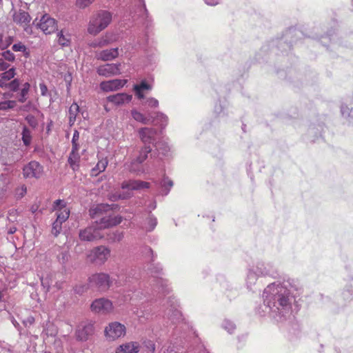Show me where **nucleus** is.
Instances as JSON below:
<instances>
[{"label":"nucleus","mask_w":353,"mask_h":353,"mask_svg":"<svg viewBox=\"0 0 353 353\" xmlns=\"http://www.w3.org/2000/svg\"><path fill=\"white\" fill-rule=\"evenodd\" d=\"M131 116L132 119L142 124L147 125L151 123V121L152 119V113L148 111H146L145 114L141 112L138 110L133 108L130 111Z\"/></svg>","instance_id":"a878e982"},{"label":"nucleus","mask_w":353,"mask_h":353,"mask_svg":"<svg viewBox=\"0 0 353 353\" xmlns=\"http://www.w3.org/2000/svg\"><path fill=\"white\" fill-rule=\"evenodd\" d=\"M119 54V49L118 48H113L97 52L95 57L97 60L108 61L116 59Z\"/></svg>","instance_id":"4be33fe9"},{"label":"nucleus","mask_w":353,"mask_h":353,"mask_svg":"<svg viewBox=\"0 0 353 353\" xmlns=\"http://www.w3.org/2000/svg\"><path fill=\"white\" fill-rule=\"evenodd\" d=\"M72 150L70 152H74L78 153V151L79 150V145L78 142L72 143Z\"/></svg>","instance_id":"338daca9"},{"label":"nucleus","mask_w":353,"mask_h":353,"mask_svg":"<svg viewBox=\"0 0 353 353\" xmlns=\"http://www.w3.org/2000/svg\"><path fill=\"white\" fill-rule=\"evenodd\" d=\"M94 0H77L76 5L78 8L83 9L89 6Z\"/></svg>","instance_id":"5fc2aeb1"},{"label":"nucleus","mask_w":353,"mask_h":353,"mask_svg":"<svg viewBox=\"0 0 353 353\" xmlns=\"http://www.w3.org/2000/svg\"><path fill=\"white\" fill-rule=\"evenodd\" d=\"M132 95L125 92L117 93L115 94L110 95L107 97V101L112 104L119 106L128 103L132 100Z\"/></svg>","instance_id":"393cba45"},{"label":"nucleus","mask_w":353,"mask_h":353,"mask_svg":"<svg viewBox=\"0 0 353 353\" xmlns=\"http://www.w3.org/2000/svg\"><path fill=\"white\" fill-rule=\"evenodd\" d=\"M80 156L79 153L70 152L68 157V163L73 170H77L79 167Z\"/></svg>","instance_id":"e433bc0d"},{"label":"nucleus","mask_w":353,"mask_h":353,"mask_svg":"<svg viewBox=\"0 0 353 353\" xmlns=\"http://www.w3.org/2000/svg\"><path fill=\"white\" fill-rule=\"evenodd\" d=\"M89 282L91 285L98 287L101 290H108L112 283L109 274L105 273H97L92 275L89 278Z\"/></svg>","instance_id":"f8f14e48"},{"label":"nucleus","mask_w":353,"mask_h":353,"mask_svg":"<svg viewBox=\"0 0 353 353\" xmlns=\"http://www.w3.org/2000/svg\"><path fill=\"white\" fill-rule=\"evenodd\" d=\"M12 49L14 52H23L26 57H28L29 56V51L28 50L26 46L24 44H23L21 42L14 43L12 46Z\"/></svg>","instance_id":"8fccbe9b"},{"label":"nucleus","mask_w":353,"mask_h":353,"mask_svg":"<svg viewBox=\"0 0 353 353\" xmlns=\"http://www.w3.org/2000/svg\"><path fill=\"white\" fill-rule=\"evenodd\" d=\"M126 83L125 79L104 81L100 83V88L104 92H112L123 88Z\"/></svg>","instance_id":"aec40b11"},{"label":"nucleus","mask_w":353,"mask_h":353,"mask_svg":"<svg viewBox=\"0 0 353 353\" xmlns=\"http://www.w3.org/2000/svg\"><path fill=\"white\" fill-rule=\"evenodd\" d=\"M91 310L96 313L109 314L113 310L112 303L105 298L97 299L91 304Z\"/></svg>","instance_id":"9d476101"},{"label":"nucleus","mask_w":353,"mask_h":353,"mask_svg":"<svg viewBox=\"0 0 353 353\" xmlns=\"http://www.w3.org/2000/svg\"><path fill=\"white\" fill-rule=\"evenodd\" d=\"M161 185L162 188H163V191H164V192L163 194L164 195H167L169 193L170 188L173 185V182L168 178H164L162 180Z\"/></svg>","instance_id":"3c124183"},{"label":"nucleus","mask_w":353,"mask_h":353,"mask_svg":"<svg viewBox=\"0 0 353 353\" xmlns=\"http://www.w3.org/2000/svg\"><path fill=\"white\" fill-rule=\"evenodd\" d=\"M23 174L25 178L39 179L43 174V166L37 161H30L24 166Z\"/></svg>","instance_id":"ddd939ff"},{"label":"nucleus","mask_w":353,"mask_h":353,"mask_svg":"<svg viewBox=\"0 0 353 353\" xmlns=\"http://www.w3.org/2000/svg\"><path fill=\"white\" fill-rule=\"evenodd\" d=\"M94 333V323L91 321L81 322L76 328V339L79 341H86Z\"/></svg>","instance_id":"0eeeda50"},{"label":"nucleus","mask_w":353,"mask_h":353,"mask_svg":"<svg viewBox=\"0 0 353 353\" xmlns=\"http://www.w3.org/2000/svg\"><path fill=\"white\" fill-rule=\"evenodd\" d=\"M140 348L141 345L139 342L130 341L117 347L115 353H138Z\"/></svg>","instance_id":"bb28decb"},{"label":"nucleus","mask_w":353,"mask_h":353,"mask_svg":"<svg viewBox=\"0 0 353 353\" xmlns=\"http://www.w3.org/2000/svg\"><path fill=\"white\" fill-rule=\"evenodd\" d=\"M39 88L41 90V94L42 96H46L48 93V88L47 86L43 83H41L39 84Z\"/></svg>","instance_id":"0e129e2a"},{"label":"nucleus","mask_w":353,"mask_h":353,"mask_svg":"<svg viewBox=\"0 0 353 353\" xmlns=\"http://www.w3.org/2000/svg\"><path fill=\"white\" fill-rule=\"evenodd\" d=\"M118 208L119 205L117 204L109 205L107 203H101L90 210V215L92 219H97L101 216L103 212L114 210Z\"/></svg>","instance_id":"b1692460"},{"label":"nucleus","mask_w":353,"mask_h":353,"mask_svg":"<svg viewBox=\"0 0 353 353\" xmlns=\"http://www.w3.org/2000/svg\"><path fill=\"white\" fill-rule=\"evenodd\" d=\"M121 187L123 190H139L149 188L150 183L141 180H128L124 181Z\"/></svg>","instance_id":"5701e85b"},{"label":"nucleus","mask_w":353,"mask_h":353,"mask_svg":"<svg viewBox=\"0 0 353 353\" xmlns=\"http://www.w3.org/2000/svg\"><path fill=\"white\" fill-rule=\"evenodd\" d=\"M12 17L14 23L23 27L24 30L28 34L31 33L32 28L29 26V23L31 21V17L27 12H25L23 10L14 12Z\"/></svg>","instance_id":"4468645a"},{"label":"nucleus","mask_w":353,"mask_h":353,"mask_svg":"<svg viewBox=\"0 0 353 353\" xmlns=\"http://www.w3.org/2000/svg\"><path fill=\"white\" fill-rule=\"evenodd\" d=\"M79 107L76 103H73L69 108V123L72 125L76 121L77 115L79 112Z\"/></svg>","instance_id":"4c0bfd02"},{"label":"nucleus","mask_w":353,"mask_h":353,"mask_svg":"<svg viewBox=\"0 0 353 353\" xmlns=\"http://www.w3.org/2000/svg\"><path fill=\"white\" fill-rule=\"evenodd\" d=\"M204 1L208 6H215L219 3L220 0H204Z\"/></svg>","instance_id":"69168bd1"},{"label":"nucleus","mask_w":353,"mask_h":353,"mask_svg":"<svg viewBox=\"0 0 353 353\" xmlns=\"http://www.w3.org/2000/svg\"><path fill=\"white\" fill-rule=\"evenodd\" d=\"M108 164V161L106 159H101L98 161L97 165L92 168L90 174L94 176H97L99 173L103 172L105 170Z\"/></svg>","instance_id":"473e14b6"},{"label":"nucleus","mask_w":353,"mask_h":353,"mask_svg":"<svg viewBox=\"0 0 353 353\" xmlns=\"http://www.w3.org/2000/svg\"><path fill=\"white\" fill-rule=\"evenodd\" d=\"M126 334L125 326L117 321L110 323L104 330V335L108 341H114Z\"/></svg>","instance_id":"39448f33"},{"label":"nucleus","mask_w":353,"mask_h":353,"mask_svg":"<svg viewBox=\"0 0 353 353\" xmlns=\"http://www.w3.org/2000/svg\"><path fill=\"white\" fill-rule=\"evenodd\" d=\"M169 302L171 303L169 307H167L165 311V316H166L172 323H179L183 321L182 314L179 310L177 309L175 302L170 300L169 297Z\"/></svg>","instance_id":"f3484780"},{"label":"nucleus","mask_w":353,"mask_h":353,"mask_svg":"<svg viewBox=\"0 0 353 353\" xmlns=\"http://www.w3.org/2000/svg\"><path fill=\"white\" fill-rule=\"evenodd\" d=\"M16 75V68L14 67L8 68V70L0 74V88H4L8 82L14 79Z\"/></svg>","instance_id":"c85d7f7f"},{"label":"nucleus","mask_w":353,"mask_h":353,"mask_svg":"<svg viewBox=\"0 0 353 353\" xmlns=\"http://www.w3.org/2000/svg\"><path fill=\"white\" fill-rule=\"evenodd\" d=\"M152 90V85L145 81H142L139 84L134 86L135 95L139 99H144V91H150Z\"/></svg>","instance_id":"7c9ffc66"},{"label":"nucleus","mask_w":353,"mask_h":353,"mask_svg":"<svg viewBox=\"0 0 353 353\" xmlns=\"http://www.w3.org/2000/svg\"><path fill=\"white\" fill-rule=\"evenodd\" d=\"M157 225V218L151 213L147 215V217L141 223V229L146 232H152Z\"/></svg>","instance_id":"c756f323"},{"label":"nucleus","mask_w":353,"mask_h":353,"mask_svg":"<svg viewBox=\"0 0 353 353\" xmlns=\"http://www.w3.org/2000/svg\"><path fill=\"white\" fill-rule=\"evenodd\" d=\"M132 196V194L130 192H125V193H119V192H115L110 194L108 196V199L112 201H117L120 199H126L128 198H130Z\"/></svg>","instance_id":"a18cd8bd"},{"label":"nucleus","mask_w":353,"mask_h":353,"mask_svg":"<svg viewBox=\"0 0 353 353\" xmlns=\"http://www.w3.org/2000/svg\"><path fill=\"white\" fill-rule=\"evenodd\" d=\"M112 20V14L104 10H100L94 13L90 18L88 26V32L97 35L105 30Z\"/></svg>","instance_id":"20e7f679"},{"label":"nucleus","mask_w":353,"mask_h":353,"mask_svg":"<svg viewBox=\"0 0 353 353\" xmlns=\"http://www.w3.org/2000/svg\"><path fill=\"white\" fill-rule=\"evenodd\" d=\"M17 105L16 101L6 100L0 102V110L6 111L8 110L14 109Z\"/></svg>","instance_id":"49530a36"},{"label":"nucleus","mask_w":353,"mask_h":353,"mask_svg":"<svg viewBox=\"0 0 353 353\" xmlns=\"http://www.w3.org/2000/svg\"><path fill=\"white\" fill-rule=\"evenodd\" d=\"M2 59H4V61H13L15 59L14 54L10 50H6L3 52L2 54Z\"/></svg>","instance_id":"6e6d98bb"},{"label":"nucleus","mask_w":353,"mask_h":353,"mask_svg":"<svg viewBox=\"0 0 353 353\" xmlns=\"http://www.w3.org/2000/svg\"><path fill=\"white\" fill-rule=\"evenodd\" d=\"M221 327L229 334H233L236 328L235 323L229 319H224L222 322Z\"/></svg>","instance_id":"c03bdc74"},{"label":"nucleus","mask_w":353,"mask_h":353,"mask_svg":"<svg viewBox=\"0 0 353 353\" xmlns=\"http://www.w3.org/2000/svg\"><path fill=\"white\" fill-rule=\"evenodd\" d=\"M152 148L150 145H145L141 148L139 154L136 159L143 163L147 159L148 154L151 152Z\"/></svg>","instance_id":"79ce46f5"},{"label":"nucleus","mask_w":353,"mask_h":353,"mask_svg":"<svg viewBox=\"0 0 353 353\" xmlns=\"http://www.w3.org/2000/svg\"><path fill=\"white\" fill-rule=\"evenodd\" d=\"M69 259V254L68 252L64 251L61 252L59 255L58 256V260L60 263L64 265L65 264Z\"/></svg>","instance_id":"4d7b16f0"},{"label":"nucleus","mask_w":353,"mask_h":353,"mask_svg":"<svg viewBox=\"0 0 353 353\" xmlns=\"http://www.w3.org/2000/svg\"><path fill=\"white\" fill-rule=\"evenodd\" d=\"M110 254V250L108 248L100 245L94 248L88 255V257L92 262L102 265L108 260Z\"/></svg>","instance_id":"6e6552de"},{"label":"nucleus","mask_w":353,"mask_h":353,"mask_svg":"<svg viewBox=\"0 0 353 353\" xmlns=\"http://www.w3.org/2000/svg\"><path fill=\"white\" fill-rule=\"evenodd\" d=\"M276 274L277 269L273 263L263 260L254 261L247 268L245 286L248 290L254 291L260 277H274Z\"/></svg>","instance_id":"7ed1b4c3"},{"label":"nucleus","mask_w":353,"mask_h":353,"mask_svg":"<svg viewBox=\"0 0 353 353\" xmlns=\"http://www.w3.org/2000/svg\"><path fill=\"white\" fill-rule=\"evenodd\" d=\"M139 1L141 3L140 11L142 12L141 17L143 19H145L144 23L146 26V28H148L149 26H150L152 25V19L149 16V13L146 8V6H145L144 0H139Z\"/></svg>","instance_id":"f704fd0d"},{"label":"nucleus","mask_w":353,"mask_h":353,"mask_svg":"<svg viewBox=\"0 0 353 353\" xmlns=\"http://www.w3.org/2000/svg\"><path fill=\"white\" fill-rule=\"evenodd\" d=\"M53 211H56V220L64 223L70 216V210L65 207L64 200L57 199L54 202Z\"/></svg>","instance_id":"2eb2a0df"},{"label":"nucleus","mask_w":353,"mask_h":353,"mask_svg":"<svg viewBox=\"0 0 353 353\" xmlns=\"http://www.w3.org/2000/svg\"><path fill=\"white\" fill-rule=\"evenodd\" d=\"M139 135L144 146L155 147V143H157L156 141L157 136V130L152 128H141L139 130Z\"/></svg>","instance_id":"9b49d317"},{"label":"nucleus","mask_w":353,"mask_h":353,"mask_svg":"<svg viewBox=\"0 0 353 353\" xmlns=\"http://www.w3.org/2000/svg\"><path fill=\"white\" fill-rule=\"evenodd\" d=\"M79 236L81 241H93L103 238V235L94 224L83 230H81L79 233Z\"/></svg>","instance_id":"1a4fd4ad"},{"label":"nucleus","mask_w":353,"mask_h":353,"mask_svg":"<svg viewBox=\"0 0 353 353\" xmlns=\"http://www.w3.org/2000/svg\"><path fill=\"white\" fill-rule=\"evenodd\" d=\"M156 150L159 154L163 156H167L170 152V147L167 143L163 141H158L155 143Z\"/></svg>","instance_id":"ea45409f"},{"label":"nucleus","mask_w":353,"mask_h":353,"mask_svg":"<svg viewBox=\"0 0 353 353\" xmlns=\"http://www.w3.org/2000/svg\"><path fill=\"white\" fill-rule=\"evenodd\" d=\"M37 18L33 21L36 27L40 29L44 34H50L53 33L57 28V21L48 14H44L37 22Z\"/></svg>","instance_id":"423d86ee"},{"label":"nucleus","mask_w":353,"mask_h":353,"mask_svg":"<svg viewBox=\"0 0 353 353\" xmlns=\"http://www.w3.org/2000/svg\"><path fill=\"white\" fill-rule=\"evenodd\" d=\"M139 285L140 288L139 290H134L130 288L127 293H125L122 295L121 299L123 303H128L132 301V304H134V301L141 300L142 296H145L143 292L140 291L141 288L142 286H145V284L143 283V282H140Z\"/></svg>","instance_id":"412c9836"},{"label":"nucleus","mask_w":353,"mask_h":353,"mask_svg":"<svg viewBox=\"0 0 353 353\" xmlns=\"http://www.w3.org/2000/svg\"><path fill=\"white\" fill-rule=\"evenodd\" d=\"M214 112L218 117H223L226 115L224 108L221 103L216 104L214 107Z\"/></svg>","instance_id":"13d9d810"},{"label":"nucleus","mask_w":353,"mask_h":353,"mask_svg":"<svg viewBox=\"0 0 353 353\" xmlns=\"http://www.w3.org/2000/svg\"><path fill=\"white\" fill-rule=\"evenodd\" d=\"M10 64L6 62L3 59L0 58V74L8 70Z\"/></svg>","instance_id":"bf43d9fd"},{"label":"nucleus","mask_w":353,"mask_h":353,"mask_svg":"<svg viewBox=\"0 0 353 353\" xmlns=\"http://www.w3.org/2000/svg\"><path fill=\"white\" fill-rule=\"evenodd\" d=\"M141 253L150 262L147 274L151 276L150 285H152V290L168 294L170 291L169 281L161 276L163 274V266L159 263H153L157 254L154 253L150 247L147 245L141 248Z\"/></svg>","instance_id":"f03ea898"},{"label":"nucleus","mask_w":353,"mask_h":353,"mask_svg":"<svg viewBox=\"0 0 353 353\" xmlns=\"http://www.w3.org/2000/svg\"><path fill=\"white\" fill-rule=\"evenodd\" d=\"M13 41V37L9 36L6 38L5 41H3L2 49H6L11 45Z\"/></svg>","instance_id":"680f3d73"},{"label":"nucleus","mask_w":353,"mask_h":353,"mask_svg":"<svg viewBox=\"0 0 353 353\" xmlns=\"http://www.w3.org/2000/svg\"><path fill=\"white\" fill-rule=\"evenodd\" d=\"M120 63H106L97 68V72L99 75L105 77L117 75L121 73Z\"/></svg>","instance_id":"a211bd4d"},{"label":"nucleus","mask_w":353,"mask_h":353,"mask_svg":"<svg viewBox=\"0 0 353 353\" xmlns=\"http://www.w3.org/2000/svg\"><path fill=\"white\" fill-rule=\"evenodd\" d=\"M124 237V233L122 231L116 230L109 233L107 236V240L110 243H116L121 241Z\"/></svg>","instance_id":"58836bf2"},{"label":"nucleus","mask_w":353,"mask_h":353,"mask_svg":"<svg viewBox=\"0 0 353 353\" xmlns=\"http://www.w3.org/2000/svg\"><path fill=\"white\" fill-rule=\"evenodd\" d=\"M89 46L91 48H103L105 46H107L106 43H105V39L103 36L97 39L94 40L91 43H90Z\"/></svg>","instance_id":"603ef678"},{"label":"nucleus","mask_w":353,"mask_h":353,"mask_svg":"<svg viewBox=\"0 0 353 353\" xmlns=\"http://www.w3.org/2000/svg\"><path fill=\"white\" fill-rule=\"evenodd\" d=\"M151 123L159 125L161 128H165L168 123V117L161 112L155 113V117L152 115Z\"/></svg>","instance_id":"2f4dec72"},{"label":"nucleus","mask_w":353,"mask_h":353,"mask_svg":"<svg viewBox=\"0 0 353 353\" xmlns=\"http://www.w3.org/2000/svg\"><path fill=\"white\" fill-rule=\"evenodd\" d=\"M87 286L86 285H77L75 288H74V292L77 293V294H83L86 290H87Z\"/></svg>","instance_id":"e2e57ef3"},{"label":"nucleus","mask_w":353,"mask_h":353,"mask_svg":"<svg viewBox=\"0 0 353 353\" xmlns=\"http://www.w3.org/2000/svg\"><path fill=\"white\" fill-rule=\"evenodd\" d=\"M63 223L57 221V220H55L54 221V223H52V233L54 235V236H57L61 230V225H62Z\"/></svg>","instance_id":"864d4df0"},{"label":"nucleus","mask_w":353,"mask_h":353,"mask_svg":"<svg viewBox=\"0 0 353 353\" xmlns=\"http://www.w3.org/2000/svg\"><path fill=\"white\" fill-rule=\"evenodd\" d=\"M298 290V282L292 279L269 284L263 290V305L257 309V313L261 316H269L277 322L286 320L292 315L294 292Z\"/></svg>","instance_id":"f257e3e1"},{"label":"nucleus","mask_w":353,"mask_h":353,"mask_svg":"<svg viewBox=\"0 0 353 353\" xmlns=\"http://www.w3.org/2000/svg\"><path fill=\"white\" fill-rule=\"evenodd\" d=\"M341 112L343 117L349 119L353 123V99H347L341 104Z\"/></svg>","instance_id":"cd10ccee"},{"label":"nucleus","mask_w":353,"mask_h":353,"mask_svg":"<svg viewBox=\"0 0 353 353\" xmlns=\"http://www.w3.org/2000/svg\"><path fill=\"white\" fill-rule=\"evenodd\" d=\"M125 165L130 172L137 175L150 173L147 163L144 164L136 158L132 159L129 163H125Z\"/></svg>","instance_id":"6ab92c4d"},{"label":"nucleus","mask_w":353,"mask_h":353,"mask_svg":"<svg viewBox=\"0 0 353 353\" xmlns=\"http://www.w3.org/2000/svg\"><path fill=\"white\" fill-rule=\"evenodd\" d=\"M30 88V84L26 82L23 84L22 88L20 90V92L18 97V101L20 103H25L28 99V92Z\"/></svg>","instance_id":"c9c22d12"},{"label":"nucleus","mask_w":353,"mask_h":353,"mask_svg":"<svg viewBox=\"0 0 353 353\" xmlns=\"http://www.w3.org/2000/svg\"><path fill=\"white\" fill-rule=\"evenodd\" d=\"M141 105H147L151 108H156L159 106V101L154 97L145 98L142 99Z\"/></svg>","instance_id":"de8ad7c7"},{"label":"nucleus","mask_w":353,"mask_h":353,"mask_svg":"<svg viewBox=\"0 0 353 353\" xmlns=\"http://www.w3.org/2000/svg\"><path fill=\"white\" fill-rule=\"evenodd\" d=\"M20 84V80L17 78H14L8 82L6 85V87H4L3 89H8L10 92H16L19 90Z\"/></svg>","instance_id":"37998d69"},{"label":"nucleus","mask_w":353,"mask_h":353,"mask_svg":"<svg viewBox=\"0 0 353 353\" xmlns=\"http://www.w3.org/2000/svg\"><path fill=\"white\" fill-rule=\"evenodd\" d=\"M134 270H131L128 274V280H126V283L129 282L130 283V278L135 279L136 281H138L141 279V276L139 274H136V273L134 272Z\"/></svg>","instance_id":"052dcab7"},{"label":"nucleus","mask_w":353,"mask_h":353,"mask_svg":"<svg viewBox=\"0 0 353 353\" xmlns=\"http://www.w3.org/2000/svg\"><path fill=\"white\" fill-rule=\"evenodd\" d=\"M21 135L23 144L26 146L30 145L32 141V134L30 130L28 127L23 126Z\"/></svg>","instance_id":"a19ab883"},{"label":"nucleus","mask_w":353,"mask_h":353,"mask_svg":"<svg viewBox=\"0 0 353 353\" xmlns=\"http://www.w3.org/2000/svg\"><path fill=\"white\" fill-rule=\"evenodd\" d=\"M103 37L105 39L107 46L116 42L119 39V36L117 34L110 32H106Z\"/></svg>","instance_id":"09e8293b"},{"label":"nucleus","mask_w":353,"mask_h":353,"mask_svg":"<svg viewBox=\"0 0 353 353\" xmlns=\"http://www.w3.org/2000/svg\"><path fill=\"white\" fill-rule=\"evenodd\" d=\"M122 221V217L119 215H108L102 216L99 221L95 222V225L100 230L112 227L120 224Z\"/></svg>","instance_id":"dca6fc26"},{"label":"nucleus","mask_w":353,"mask_h":353,"mask_svg":"<svg viewBox=\"0 0 353 353\" xmlns=\"http://www.w3.org/2000/svg\"><path fill=\"white\" fill-rule=\"evenodd\" d=\"M58 43L62 46H68L70 43L71 36L68 32L61 30L57 34Z\"/></svg>","instance_id":"72a5a7b5"},{"label":"nucleus","mask_w":353,"mask_h":353,"mask_svg":"<svg viewBox=\"0 0 353 353\" xmlns=\"http://www.w3.org/2000/svg\"><path fill=\"white\" fill-rule=\"evenodd\" d=\"M79 139V132H78V130H75L73 133L72 143L78 142Z\"/></svg>","instance_id":"774afa93"}]
</instances>
